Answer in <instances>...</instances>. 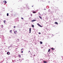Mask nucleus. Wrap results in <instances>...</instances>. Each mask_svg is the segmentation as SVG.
<instances>
[{
  "instance_id": "obj_1",
  "label": "nucleus",
  "mask_w": 63,
  "mask_h": 63,
  "mask_svg": "<svg viewBox=\"0 0 63 63\" xmlns=\"http://www.w3.org/2000/svg\"><path fill=\"white\" fill-rule=\"evenodd\" d=\"M3 2L4 3V4H6L7 3V1H6L4 0L3 1Z\"/></svg>"
},
{
  "instance_id": "obj_2",
  "label": "nucleus",
  "mask_w": 63,
  "mask_h": 63,
  "mask_svg": "<svg viewBox=\"0 0 63 63\" xmlns=\"http://www.w3.org/2000/svg\"><path fill=\"white\" fill-rule=\"evenodd\" d=\"M37 25L39 26H40V27H42V26H41L40 25V24H37Z\"/></svg>"
},
{
  "instance_id": "obj_3",
  "label": "nucleus",
  "mask_w": 63,
  "mask_h": 63,
  "mask_svg": "<svg viewBox=\"0 0 63 63\" xmlns=\"http://www.w3.org/2000/svg\"><path fill=\"white\" fill-rule=\"evenodd\" d=\"M36 21V20H32L31 22H34V21Z\"/></svg>"
},
{
  "instance_id": "obj_4",
  "label": "nucleus",
  "mask_w": 63,
  "mask_h": 63,
  "mask_svg": "<svg viewBox=\"0 0 63 63\" xmlns=\"http://www.w3.org/2000/svg\"><path fill=\"white\" fill-rule=\"evenodd\" d=\"M31 28H30V29H29V31H30L29 33H31Z\"/></svg>"
},
{
  "instance_id": "obj_5",
  "label": "nucleus",
  "mask_w": 63,
  "mask_h": 63,
  "mask_svg": "<svg viewBox=\"0 0 63 63\" xmlns=\"http://www.w3.org/2000/svg\"><path fill=\"white\" fill-rule=\"evenodd\" d=\"M7 54L8 55H9V54H10V52H8L7 53Z\"/></svg>"
},
{
  "instance_id": "obj_6",
  "label": "nucleus",
  "mask_w": 63,
  "mask_h": 63,
  "mask_svg": "<svg viewBox=\"0 0 63 63\" xmlns=\"http://www.w3.org/2000/svg\"><path fill=\"white\" fill-rule=\"evenodd\" d=\"M55 24H57V25L58 24V23H57V22H55Z\"/></svg>"
},
{
  "instance_id": "obj_7",
  "label": "nucleus",
  "mask_w": 63,
  "mask_h": 63,
  "mask_svg": "<svg viewBox=\"0 0 63 63\" xmlns=\"http://www.w3.org/2000/svg\"><path fill=\"white\" fill-rule=\"evenodd\" d=\"M1 28H3V25H1Z\"/></svg>"
},
{
  "instance_id": "obj_8",
  "label": "nucleus",
  "mask_w": 63,
  "mask_h": 63,
  "mask_svg": "<svg viewBox=\"0 0 63 63\" xmlns=\"http://www.w3.org/2000/svg\"><path fill=\"white\" fill-rule=\"evenodd\" d=\"M40 44H43V42H42L40 41Z\"/></svg>"
},
{
  "instance_id": "obj_9",
  "label": "nucleus",
  "mask_w": 63,
  "mask_h": 63,
  "mask_svg": "<svg viewBox=\"0 0 63 63\" xmlns=\"http://www.w3.org/2000/svg\"><path fill=\"white\" fill-rule=\"evenodd\" d=\"M32 13L33 14H35V13H36V12H35L34 11V12H33Z\"/></svg>"
},
{
  "instance_id": "obj_10",
  "label": "nucleus",
  "mask_w": 63,
  "mask_h": 63,
  "mask_svg": "<svg viewBox=\"0 0 63 63\" xmlns=\"http://www.w3.org/2000/svg\"><path fill=\"white\" fill-rule=\"evenodd\" d=\"M17 32V31H15L14 32V33L15 34H16V32Z\"/></svg>"
},
{
  "instance_id": "obj_11",
  "label": "nucleus",
  "mask_w": 63,
  "mask_h": 63,
  "mask_svg": "<svg viewBox=\"0 0 63 63\" xmlns=\"http://www.w3.org/2000/svg\"><path fill=\"white\" fill-rule=\"evenodd\" d=\"M32 26L33 28H34V25H32Z\"/></svg>"
},
{
  "instance_id": "obj_12",
  "label": "nucleus",
  "mask_w": 63,
  "mask_h": 63,
  "mask_svg": "<svg viewBox=\"0 0 63 63\" xmlns=\"http://www.w3.org/2000/svg\"><path fill=\"white\" fill-rule=\"evenodd\" d=\"M12 31L11 30L10 31V32L11 33H12Z\"/></svg>"
},
{
  "instance_id": "obj_13",
  "label": "nucleus",
  "mask_w": 63,
  "mask_h": 63,
  "mask_svg": "<svg viewBox=\"0 0 63 63\" xmlns=\"http://www.w3.org/2000/svg\"><path fill=\"white\" fill-rule=\"evenodd\" d=\"M39 17L40 18V19H42V18L40 16H39Z\"/></svg>"
},
{
  "instance_id": "obj_14",
  "label": "nucleus",
  "mask_w": 63,
  "mask_h": 63,
  "mask_svg": "<svg viewBox=\"0 0 63 63\" xmlns=\"http://www.w3.org/2000/svg\"><path fill=\"white\" fill-rule=\"evenodd\" d=\"M50 51V49H49L48 50V52H49Z\"/></svg>"
},
{
  "instance_id": "obj_15",
  "label": "nucleus",
  "mask_w": 63,
  "mask_h": 63,
  "mask_svg": "<svg viewBox=\"0 0 63 63\" xmlns=\"http://www.w3.org/2000/svg\"><path fill=\"white\" fill-rule=\"evenodd\" d=\"M44 63H47V62L44 61Z\"/></svg>"
},
{
  "instance_id": "obj_16",
  "label": "nucleus",
  "mask_w": 63,
  "mask_h": 63,
  "mask_svg": "<svg viewBox=\"0 0 63 63\" xmlns=\"http://www.w3.org/2000/svg\"><path fill=\"white\" fill-rule=\"evenodd\" d=\"M4 21V23H5V22H6V20H4V21Z\"/></svg>"
},
{
  "instance_id": "obj_17",
  "label": "nucleus",
  "mask_w": 63,
  "mask_h": 63,
  "mask_svg": "<svg viewBox=\"0 0 63 63\" xmlns=\"http://www.w3.org/2000/svg\"><path fill=\"white\" fill-rule=\"evenodd\" d=\"M24 50H23V49L22 48V49H21V51H23Z\"/></svg>"
},
{
  "instance_id": "obj_18",
  "label": "nucleus",
  "mask_w": 63,
  "mask_h": 63,
  "mask_svg": "<svg viewBox=\"0 0 63 63\" xmlns=\"http://www.w3.org/2000/svg\"><path fill=\"white\" fill-rule=\"evenodd\" d=\"M7 16H9V13H7Z\"/></svg>"
},
{
  "instance_id": "obj_19",
  "label": "nucleus",
  "mask_w": 63,
  "mask_h": 63,
  "mask_svg": "<svg viewBox=\"0 0 63 63\" xmlns=\"http://www.w3.org/2000/svg\"><path fill=\"white\" fill-rule=\"evenodd\" d=\"M50 11V10L49 9L48 10V12H49Z\"/></svg>"
},
{
  "instance_id": "obj_20",
  "label": "nucleus",
  "mask_w": 63,
  "mask_h": 63,
  "mask_svg": "<svg viewBox=\"0 0 63 63\" xmlns=\"http://www.w3.org/2000/svg\"><path fill=\"white\" fill-rule=\"evenodd\" d=\"M12 47V45H10V46L8 47Z\"/></svg>"
},
{
  "instance_id": "obj_21",
  "label": "nucleus",
  "mask_w": 63,
  "mask_h": 63,
  "mask_svg": "<svg viewBox=\"0 0 63 63\" xmlns=\"http://www.w3.org/2000/svg\"><path fill=\"white\" fill-rule=\"evenodd\" d=\"M51 49H52V50H53L54 49V48H51Z\"/></svg>"
},
{
  "instance_id": "obj_22",
  "label": "nucleus",
  "mask_w": 63,
  "mask_h": 63,
  "mask_svg": "<svg viewBox=\"0 0 63 63\" xmlns=\"http://www.w3.org/2000/svg\"><path fill=\"white\" fill-rule=\"evenodd\" d=\"M31 16H32V14H31Z\"/></svg>"
},
{
  "instance_id": "obj_23",
  "label": "nucleus",
  "mask_w": 63,
  "mask_h": 63,
  "mask_svg": "<svg viewBox=\"0 0 63 63\" xmlns=\"http://www.w3.org/2000/svg\"><path fill=\"white\" fill-rule=\"evenodd\" d=\"M21 19H23V18L22 17H21Z\"/></svg>"
},
{
  "instance_id": "obj_24",
  "label": "nucleus",
  "mask_w": 63,
  "mask_h": 63,
  "mask_svg": "<svg viewBox=\"0 0 63 63\" xmlns=\"http://www.w3.org/2000/svg\"><path fill=\"white\" fill-rule=\"evenodd\" d=\"M38 34H41V32H39Z\"/></svg>"
},
{
  "instance_id": "obj_25",
  "label": "nucleus",
  "mask_w": 63,
  "mask_h": 63,
  "mask_svg": "<svg viewBox=\"0 0 63 63\" xmlns=\"http://www.w3.org/2000/svg\"><path fill=\"white\" fill-rule=\"evenodd\" d=\"M19 57H21V56H20V55H19Z\"/></svg>"
},
{
  "instance_id": "obj_26",
  "label": "nucleus",
  "mask_w": 63,
  "mask_h": 63,
  "mask_svg": "<svg viewBox=\"0 0 63 63\" xmlns=\"http://www.w3.org/2000/svg\"><path fill=\"white\" fill-rule=\"evenodd\" d=\"M14 28H16V26H14Z\"/></svg>"
},
{
  "instance_id": "obj_27",
  "label": "nucleus",
  "mask_w": 63,
  "mask_h": 63,
  "mask_svg": "<svg viewBox=\"0 0 63 63\" xmlns=\"http://www.w3.org/2000/svg\"><path fill=\"white\" fill-rule=\"evenodd\" d=\"M21 53H23V51H21Z\"/></svg>"
},
{
  "instance_id": "obj_28",
  "label": "nucleus",
  "mask_w": 63,
  "mask_h": 63,
  "mask_svg": "<svg viewBox=\"0 0 63 63\" xmlns=\"http://www.w3.org/2000/svg\"><path fill=\"white\" fill-rule=\"evenodd\" d=\"M48 46L49 47H50V45H48Z\"/></svg>"
},
{
  "instance_id": "obj_29",
  "label": "nucleus",
  "mask_w": 63,
  "mask_h": 63,
  "mask_svg": "<svg viewBox=\"0 0 63 63\" xmlns=\"http://www.w3.org/2000/svg\"><path fill=\"white\" fill-rule=\"evenodd\" d=\"M30 52V51H29V52Z\"/></svg>"
},
{
  "instance_id": "obj_30",
  "label": "nucleus",
  "mask_w": 63,
  "mask_h": 63,
  "mask_svg": "<svg viewBox=\"0 0 63 63\" xmlns=\"http://www.w3.org/2000/svg\"><path fill=\"white\" fill-rule=\"evenodd\" d=\"M4 44L5 45V44H6V43H4Z\"/></svg>"
},
{
  "instance_id": "obj_31",
  "label": "nucleus",
  "mask_w": 63,
  "mask_h": 63,
  "mask_svg": "<svg viewBox=\"0 0 63 63\" xmlns=\"http://www.w3.org/2000/svg\"><path fill=\"white\" fill-rule=\"evenodd\" d=\"M33 60H34V58H33Z\"/></svg>"
},
{
  "instance_id": "obj_32",
  "label": "nucleus",
  "mask_w": 63,
  "mask_h": 63,
  "mask_svg": "<svg viewBox=\"0 0 63 63\" xmlns=\"http://www.w3.org/2000/svg\"><path fill=\"white\" fill-rule=\"evenodd\" d=\"M32 7H33V6H32Z\"/></svg>"
},
{
  "instance_id": "obj_33",
  "label": "nucleus",
  "mask_w": 63,
  "mask_h": 63,
  "mask_svg": "<svg viewBox=\"0 0 63 63\" xmlns=\"http://www.w3.org/2000/svg\"><path fill=\"white\" fill-rule=\"evenodd\" d=\"M17 40H19V39H17Z\"/></svg>"
},
{
  "instance_id": "obj_34",
  "label": "nucleus",
  "mask_w": 63,
  "mask_h": 63,
  "mask_svg": "<svg viewBox=\"0 0 63 63\" xmlns=\"http://www.w3.org/2000/svg\"><path fill=\"white\" fill-rule=\"evenodd\" d=\"M52 36H53V34H52Z\"/></svg>"
},
{
  "instance_id": "obj_35",
  "label": "nucleus",
  "mask_w": 63,
  "mask_h": 63,
  "mask_svg": "<svg viewBox=\"0 0 63 63\" xmlns=\"http://www.w3.org/2000/svg\"><path fill=\"white\" fill-rule=\"evenodd\" d=\"M0 16H1V14H0Z\"/></svg>"
},
{
  "instance_id": "obj_36",
  "label": "nucleus",
  "mask_w": 63,
  "mask_h": 63,
  "mask_svg": "<svg viewBox=\"0 0 63 63\" xmlns=\"http://www.w3.org/2000/svg\"><path fill=\"white\" fill-rule=\"evenodd\" d=\"M40 14V13H39V14Z\"/></svg>"
},
{
  "instance_id": "obj_37",
  "label": "nucleus",
  "mask_w": 63,
  "mask_h": 63,
  "mask_svg": "<svg viewBox=\"0 0 63 63\" xmlns=\"http://www.w3.org/2000/svg\"><path fill=\"white\" fill-rule=\"evenodd\" d=\"M22 60H23L24 59H22Z\"/></svg>"
},
{
  "instance_id": "obj_38",
  "label": "nucleus",
  "mask_w": 63,
  "mask_h": 63,
  "mask_svg": "<svg viewBox=\"0 0 63 63\" xmlns=\"http://www.w3.org/2000/svg\"><path fill=\"white\" fill-rule=\"evenodd\" d=\"M34 55V56H35V55Z\"/></svg>"
},
{
  "instance_id": "obj_39",
  "label": "nucleus",
  "mask_w": 63,
  "mask_h": 63,
  "mask_svg": "<svg viewBox=\"0 0 63 63\" xmlns=\"http://www.w3.org/2000/svg\"><path fill=\"white\" fill-rule=\"evenodd\" d=\"M49 2H48V3H49Z\"/></svg>"
},
{
  "instance_id": "obj_40",
  "label": "nucleus",
  "mask_w": 63,
  "mask_h": 63,
  "mask_svg": "<svg viewBox=\"0 0 63 63\" xmlns=\"http://www.w3.org/2000/svg\"><path fill=\"white\" fill-rule=\"evenodd\" d=\"M44 10H46V9H44Z\"/></svg>"
},
{
  "instance_id": "obj_41",
  "label": "nucleus",
  "mask_w": 63,
  "mask_h": 63,
  "mask_svg": "<svg viewBox=\"0 0 63 63\" xmlns=\"http://www.w3.org/2000/svg\"><path fill=\"white\" fill-rule=\"evenodd\" d=\"M18 41H19V40H18Z\"/></svg>"
},
{
  "instance_id": "obj_42",
  "label": "nucleus",
  "mask_w": 63,
  "mask_h": 63,
  "mask_svg": "<svg viewBox=\"0 0 63 63\" xmlns=\"http://www.w3.org/2000/svg\"><path fill=\"white\" fill-rule=\"evenodd\" d=\"M28 9H30L29 8H28Z\"/></svg>"
}]
</instances>
